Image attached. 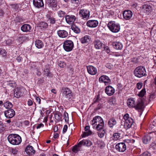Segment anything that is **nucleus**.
Returning a JSON list of instances; mask_svg holds the SVG:
<instances>
[{
    "instance_id": "25",
    "label": "nucleus",
    "mask_w": 156,
    "mask_h": 156,
    "mask_svg": "<svg viewBox=\"0 0 156 156\" xmlns=\"http://www.w3.org/2000/svg\"><path fill=\"white\" fill-rule=\"evenodd\" d=\"M31 28V26L28 24H23L21 27V30L23 32H29Z\"/></svg>"
},
{
    "instance_id": "32",
    "label": "nucleus",
    "mask_w": 156,
    "mask_h": 156,
    "mask_svg": "<svg viewBox=\"0 0 156 156\" xmlns=\"http://www.w3.org/2000/svg\"><path fill=\"white\" fill-rule=\"evenodd\" d=\"M36 47L38 48H41L44 46L42 42L40 40H37L35 42Z\"/></svg>"
},
{
    "instance_id": "47",
    "label": "nucleus",
    "mask_w": 156,
    "mask_h": 156,
    "mask_svg": "<svg viewBox=\"0 0 156 156\" xmlns=\"http://www.w3.org/2000/svg\"><path fill=\"white\" fill-rule=\"evenodd\" d=\"M7 84L9 86L12 87H14L16 86V84L15 83V82L14 81H10Z\"/></svg>"
},
{
    "instance_id": "7",
    "label": "nucleus",
    "mask_w": 156,
    "mask_h": 156,
    "mask_svg": "<svg viewBox=\"0 0 156 156\" xmlns=\"http://www.w3.org/2000/svg\"><path fill=\"white\" fill-rule=\"evenodd\" d=\"M115 149L120 152H123L126 149V143H120L117 144L115 146Z\"/></svg>"
},
{
    "instance_id": "9",
    "label": "nucleus",
    "mask_w": 156,
    "mask_h": 156,
    "mask_svg": "<svg viewBox=\"0 0 156 156\" xmlns=\"http://www.w3.org/2000/svg\"><path fill=\"white\" fill-rule=\"evenodd\" d=\"M99 81L100 83H103L105 85L109 84L111 82L109 78L106 75L101 76L99 79Z\"/></svg>"
},
{
    "instance_id": "26",
    "label": "nucleus",
    "mask_w": 156,
    "mask_h": 156,
    "mask_svg": "<svg viewBox=\"0 0 156 156\" xmlns=\"http://www.w3.org/2000/svg\"><path fill=\"white\" fill-rule=\"evenodd\" d=\"M135 100L134 98H129L127 100V105L128 107H135Z\"/></svg>"
},
{
    "instance_id": "61",
    "label": "nucleus",
    "mask_w": 156,
    "mask_h": 156,
    "mask_svg": "<svg viewBox=\"0 0 156 156\" xmlns=\"http://www.w3.org/2000/svg\"><path fill=\"white\" fill-rule=\"evenodd\" d=\"M44 126V125L43 124L40 123L37 125V126L36 128L37 129H40V128H41V127H43Z\"/></svg>"
},
{
    "instance_id": "6",
    "label": "nucleus",
    "mask_w": 156,
    "mask_h": 156,
    "mask_svg": "<svg viewBox=\"0 0 156 156\" xmlns=\"http://www.w3.org/2000/svg\"><path fill=\"white\" fill-rule=\"evenodd\" d=\"M63 47L66 51H70L72 50L74 47L73 42L70 40H66L63 43Z\"/></svg>"
},
{
    "instance_id": "1",
    "label": "nucleus",
    "mask_w": 156,
    "mask_h": 156,
    "mask_svg": "<svg viewBox=\"0 0 156 156\" xmlns=\"http://www.w3.org/2000/svg\"><path fill=\"white\" fill-rule=\"evenodd\" d=\"M7 139L9 142L13 145H19L22 141V139L20 136L16 134H9L7 137Z\"/></svg>"
},
{
    "instance_id": "4",
    "label": "nucleus",
    "mask_w": 156,
    "mask_h": 156,
    "mask_svg": "<svg viewBox=\"0 0 156 156\" xmlns=\"http://www.w3.org/2000/svg\"><path fill=\"white\" fill-rule=\"evenodd\" d=\"M61 93L63 98H66L69 100L72 96V92L68 88L65 87L62 88Z\"/></svg>"
},
{
    "instance_id": "42",
    "label": "nucleus",
    "mask_w": 156,
    "mask_h": 156,
    "mask_svg": "<svg viewBox=\"0 0 156 156\" xmlns=\"http://www.w3.org/2000/svg\"><path fill=\"white\" fill-rule=\"evenodd\" d=\"M92 133V132L89 129V131H85V132H84L83 134L82 137H85L86 136L91 135Z\"/></svg>"
},
{
    "instance_id": "36",
    "label": "nucleus",
    "mask_w": 156,
    "mask_h": 156,
    "mask_svg": "<svg viewBox=\"0 0 156 156\" xmlns=\"http://www.w3.org/2000/svg\"><path fill=\"white\" fill-rule=\"evenodd\" d=\"M82 145H80V146L78 145V144L77 145H75L73 147L72 149V151L74 153H76L79 151H80V147H81Z\"/></svg>"
},
{
    "instance_id": "12",
    "label": "nucleus",
    "mask_w": 156,
    "mask_h": 156,
    "mask_svg": "<svg viewBox=\"0 0 156 156\" xmlns=\"http://www.w3.org/2000/svg\"><path fill=\"white\" fill-rule=\"evenodd\" d=\"M5 116L8 119L12 118L15 115V111L12 109H9L4 112Z\"/></svg>"
},
{
    "instance_id": "38",
    "label": "nucleus",
    "mask_w": 156,
    "mask_h": 156,
    "mask_svg": "<svg viewBox=\"0 0 156 156\" xmlns=\"http://www.w3.org/2000/svg\"><path fill=\"white\" fill-rule=\"evenodd\" d=\"M98 136L100 138L104 137L105 133V131L104 129L98 130Z\"/></svg>"
},
{
    "instance_id": "49",
    "label": "nucleus",
    "mask_w": 156,
    "mask_h": 156,
    "mask_svg": "<svg viewBox=\"0 0 156 156\" xmlns=\"http://www.w3.org/2000/svg\"><path fill=\"white\" fill-rule=\"evenodd\" d=\"M37 62H33L31 64V67L34 69L37 70L38 68L37 67Z\"/></svg>"
},
{
    "instance_id": "44",
    "label": "nucleus",
    "mask_w": 156,
    "mask_h": 156,
    "mask_svg": "<svg viewBox=\"0 0 156 156\" xmlns=\"http://www.w3.org/2000/svg\"><path fill=\"white\" fill-rule=\"evenodd\" d=\"M58 65L59 67L62 68L66 66V63L64 62L61 61H58Z\"/></svg>"
},
{
    "instance_id": "21",
    "label": "nucleus",
    "mask_w": 156,
    "mask_h": 156,
    "mask_svg": "<svg viewBox=\"0 0 156 156\" xmlns=\"http://www.w3.org/2000/svg\"><path fill=\"white\" fill-rule=\"evenodd\" d=\"M144 107V103L143 101L141 99H139L137 102L136 105H135L134 108L136 109H142Z\"/></svg>"
},
{
    "instance_id": "59",
    "label": "nucleus",
    "mask_w": 156,
    "mask_h": 156,
    "mask_svg": "<svg viewBox=\"0 0 156 156\" xmlns=\"http://www.w3.org/2000/svg\"><path fill=\"white\" fill-rule=\"evenodd\" d=\"M16 59L18 62H20L22 61L23 58L19 56L16 58Z\"/></svg>"
},
{
    "instance_id": "55",
    "label": "nucleus",
    "mask_w": 156,
    "mask_h": 156,
    "mask_svg": "<svg viewBox=\"0 0 156 156\" xmlns=\"http://www.w3.org/2000/svg\"><path fill=\"white\" fill-rule=\"evenodd\" d=\"M5 129L4 125L2 123H0V133L2 132Z\"/></svg>"
},
{
    "instance_id": "52",
    "label": "nucleus",
    "mask_w": 156,
    "mask_h": 156,
    "mask_svg": "<svg viewBox=\"0 0 156 156\" xmlns=\"http://www.w3.org/2000/svg\"><path fill=\"white\" fill-rule=\"evenodd\" d=\"M64 118L66 121H68L69 120V117L68 113L65 112H64V115H63Z\"/></svg>"
},
{
    "instance_id": "27",
    "label": "nucleus",
    "mask_w": 156,
    "mask_h": 156,
    "mask_svg": "<svg viewBox=\"0 0 156 156\" xmlns=\"http://www.w3.org/2000/svg\"><path fill=\"white\" fill-rule=\"evenodd\" d=\"M142 9L145 12L147 13L151 11L152 6L148 4H144L143 5Z\"/></svg>"
},
{
    "instance_id": "11",
    "label": "nucleus",
    "mask_w": 156,
    "mask_h": 156,
    "mask_svg": "<svg viewBox=\"0 0 156 156\" xmlns=\"http://www.w3.org/2000/svg\"><path fill=\"white\" fill-rule=\"evenodd\" d=\"M66 20V22L69 24H72L76 20V17L72 15H67L65 16Z\"/></svg>"
},
{
    "instance_id": "37",
    "label": "nucleus",
    "mask_w": 156,
    "mask_h": 156,
    "mask_svg": "<svg viewBox=\"0 0 156 156\" xmlns=\"http://www.w3.org/2000/svg\"><path fill=\"white\" fill-rule=\"evenodd\" d=\"M49 66H46V68L44 70V75L47 76H50L51 75V73L50 72L49 69L48 68Z\"/></svg>"
},
{
    "instance_id": "39",
    "label": "nucleus",
    "mask_w": 156,
    "mask_h": 156,
    "mask_svg": "<svg viewBox=\"0 0 156 156\" xmlns=\"http://www.w3.org/2000/svg\"><path fill=\"white\" fill-rule=\"evenodd\" d=\"M146 93V91L145 88H143L141 91L138 94V95L139 97H143Z\"/></svg>"
},
{
    "instance_id": "19",
    "label": "nucleus",
    "mask_w": 156,
    "mask_h": 156,
    "mask_svg": "<svg viewBox=\"0 0 156 156\" xmlns=\"http://www.w3.org/2000/svg\"><path fill=\"white\" fill-rule=\"evenodd\" d=\"M34 5L37 8H40L43 7L44 4L43 0H33Z\"/></svg>"
},
{
    "instance_id": "24",
    "label": "nucleus",
    "mask_w": 156,
    "mask_h": 156,
    "mask_svg": "<svg viewBox=\"0 0 156 156\" xmlns=\"http://www.w3.org/2000/svg\"><path fill=\"white\" fill-rule=\"evenodd\" d=\"M57 34L58 36L62 38L66 37L68 35L67 32L64 30L58 31Z\"/></svg>"
},
{
    "instance_id": "14",
    "label": "nucleus",
    "mask_w": 156,
    "mask_h": 156,
    "mask_svg": "<svg viewBox=\"0 0 156 156\" xmlns=\"http://www.w3.org/2000/svg\"><path fill=\"white\" fill-rule=\"evenodd\" d=\"M98 24V21L96 20H90L87 23V25L90 27H95Z\"/></svg>"
},
{
    "instance_id": "22",
    "label": "nucleus",
    "mask_w": 156,
    "mask_h": 156,
    "mask_svg": "<svg viewBox=\"0 0 156 156\" xmlns=\"http://www.w3.org/2000/svg\"><path fill=\"white\" fill-rule=\"evenodd\" d=\"M25 151L29 155L34 154L35 152V150L33 149V147L30 145H29L26 147Z\"/></svg>"
},
{
    "instance_id": "40",
    "label": "nucleus",
    "mask_w": 156,
    "mask_h": 156,
    "mask_svg": "<svg viewBox=\"0 0 156 156\" xmlns=\"http://www.w3.org/2000/svg\"><path fill=\"white\" fill-rule=\"evenodd\" d=\"M71 29L74 33L76 34L79 33L80 32V29L75 26H72L71 27Z\"/></svg>"
},
{
    "instance_id": "57",
    "label": "nucleus",
    "mask_w": 156,
    "mask_h": 156,
    "mask_svg": "<svg viewBox=\"0 0 156 156\" xmlns=\"http://www.w3.org/2000/svg\"><path fill=\"white\" fill-rule=\"evenodd\" d=\"M142 156H151V154L148 152H146L144 153L142 155Z\"/></svg>"
},
{
    "instance_id": "16",
    "label": "nucleus",
    "mask_w": 156,
    "mask_h": 156,
    "mask_svg": "<svg viewBox=\"0 0 156 156\" xmlns=\"http://www.w3.org/2000/svg\"><path fill=\"white\" fill-rule=\"evenodd\" d=\"M87 69L88 73L90 75H95L97 73V69L94 66H87Z\"/></svg>"
},
{
    "instance_id": "5",
    "label": "nucleus",
    "mask_w": 156,
    "mask_h": 156,
    "mask_svg": "<svg viewBox=\"0 0 156 156\" xmlns=\"http://www.w3.org/2000/svg\"><path fill=\"white\" fill-rule=\"evenodd\" d=\"M108 27L110 30L113 32L117 33L120 29L119 24H116L114 21H110L108 24Z\"/></svg>"
},
{
    "instance_id": "62",
    "label": "nucleus",
    "mask_w": 156,
    "mask_h": 156,
    "mask_svg": "<svg viewBox=\"0 0 156 156\" xmlns=\"http://www.w3.org/2000/svg\"><path fill=\"white\" fill-rule=\"evenodd\" d=\"M27 104L29 106L32 105L33 104V102L32 101V100L30 99H29L28 101Z\"/></svg>"
},
{
    "instance_id": "23",
    "label": "nucleus",
    "mask_w": 156,
    "mask_h": 156,
    "mask_svg": "<svg viewBox=\"0 0 156 156\" xmlns=\"http://www.w3.org/2000/svg\"><path fill=\"white\" fill-rule=\"evenodd\" d=\"M112 45L114 48L118 50L121 49L123 47L122 43L119 42H113Z\"/></svg>"
},
{
    "instance_id": "10",
    "label": "nucleus",
    "mask_w": 156,
    "mask_h": 156,
    "mask_svg": "<svg viewBox=\"0 0 156 156\" xmlns=\"http://www.w3.org/2000/svg\"><path fill=\"white\" fill-rule=\"evenodd\" d=\"M123 18L126 20H128L130 19L132 16V12L129 10L124 11L122 13Z\"/></svg>"
},
{
    "instance_id": "45",
    "label": "nucleus",
    "mask_w": 156,
    "mask_h": 156,
    "mask_svg": "<svg viewBox=\"0 0 156 156\" xmlns=\"http://www.w3.org/2000/svg\"><path fill=\"white\" fill-rule=\"evenodd\" d=\"M58 16L61 17H64L66 14V13L63 11L60 10L58 12Z\"/></svg>"
},
{
    "instance_id": "48",
    "label": "nucleus",
    "mask_w": 156,
    "mask_h": 156,
    "mask_svg": "<svg viewBox=\"0 0 156 156\" xmlns=\"http://www.w3.org/2000/svg\"><path fill=\"white\" fill-rule=\"evenodd\" d=\"M0 54L3 56H5L6 55L7 52L4 49H0Z\"/></svg>"
},
{
    "instance_id": "8",
    "label": "nucleus",
    "mask_w": 156,
    "mask_h": 156,
    "mask_svg": "<svg viewBox=\"0 0 156 156\" xmlns=\"http://www.w3.org/2000/svg\"><path fill=\"white\" fill-rule=\"evenodd\" d=\"M79 14L83 19H87L90 16V11L87 9H82L80 10Z\"/></svg>"
},
{
    "instance_id": "63",
    "label": "nucleus",
    "mask_w": 156,
    "mask_h": 156,
    "mask_svg": "<svg viewBox=\"0 0 156 156\" xmlns=\"http://www.w3.org/2000/svg\"><path fill=\"white\" fill-rule=\"evenodd\" d=\"M12 152L13 154H16L17 153L18 151L16 149H12Z\"/></svg>"
},
{
    "instance_id": "31",
    "label": "nucleus",
    "mask_w": 156,
    "mask_h": 156,
    "mask_svg": "<svg viewBox=\"0 0 156 156\" xmlns=\"http://www.w3.org/2000/svg\"><path fill=\"white\" fill-rule=\"evenodd\" d=\"M151 139V137L149 135L145 136L142 138L143 143L145 144H147L149 143Z\"/></svg>"
},
{
    "instance_id": "33",
    "label": "nucleus",
    "mask_w": 156,
    "mask_h": 156,
    "mask_svg": "<svg viewBox=\"0 0 156 156\" xmlns=\"http://www.w3.org/2000/svg\"><path fill=\"white\" fill-rule=\"evenodd\" d=\"M20 90L18 88H16L14 90V96L17 98H19L21 94Z\"/></svg>"
},
{
    "instance_id": "13",
    "label": "nucleus",
    "mask_w": 156,
    "mask_h": 156,
    "mask_svg": "<svg viewBox=\"0 0 156 156\" xmlns=\"http://www.w3.org/2000/svg\"><path fill=\"white\" fill-rule=\"evenodd\" d=\"M104 122L103 119L99 116H97L94 117L91 122V125L93 126L96 125L100 122Z\"/></svg>"
},
{
    "instance_id": "43",
    "label": "nucleus",
    "mask_w": 156,
    "mask_h": 156,
    "mask_svg": "<svg viewBox=\"0 0 156 156\" xmlns=\"http://www.w3.org/2000/svg\"><path fill=\"white\" fill-rule=\"evenodd\" d=\"M40 26L41 28H48V25L46 23L44 22H42L40 23Z\"/></svg>"
},
{
    "instance_id": "28",
    "label": "nucleus",
    "mask_w": 156,
    "mask_h": 156,
    "mask_svg": "<svg viewBox=\"0 0 156 156\" xmlns=\"http://www.w3.org/2000/svg\"><path fill=\"white\" fill-rule=\"evenodd\" d=\"M104 126V122H100V123H99L98 124L96 125H94L93 126V128L94 129H95L97 130H98L104 129H103Z\"/></svg>"
},
{
    "instance_id": "34",
    "label": "nucleus",
    "mask_w": 156,
    "mask_h": 156,
    "mask_svg": "<svg viewBox=\"0 0 156 156\" xmlns=\"http://www.w3.org/2000/svg\"><path fill=\"white\" fill-rule=\"evenodd\" d=\"M54 115L55 119L58 121L61 120L62 118V115L59 112H56L55 113Z\"/></svg>"
},
{
    "instance_id": "18",
    "label": "nucleus",
    "mask_w": 156,
    "mask_h": 156,
    "mask_svg": "<svg viewBox=\"0 0 156 156\" xmlns=\"http://www.w3.org/2000/svg\"><path fill=\"white\" fill-rule=\"evenodd\" d=\"M93 144L89 140H83L80 141L78 143V145H83L87 147H90Z\"/></svg>"
},
{
    "instance_id": "53",
    "label": "nucleus",
    "mask_w": 156,
    "mask_h": 156,
    "mask_svg": "<svg viewBox=\"0 0 156 156\" xmlns=\"http://www.w3.org/2000/svg\"><path fill=\"white\" fill-rule=\"evenodd\" d=\"M143 86V83L141 82L138 83L136 84V88L138 89H140Z\"/></svg>"
},
{
    "instance_id": "46",
    "label": "nucleus",
    "mask_w": 156,
    "mask_h": 156,
    "mask_svg": "<svg viewBox=\"0 0 156 156\" xmlns=\"http://www.w3.org/2000/svg\"><path fill=\"white\" fill-rule=\"evenodd\" d=\"M114 139L115 140H117L120 139V134L118 133H115L113 134Z\"/></svg>"
},
{
    "instance_id": "35",
    "label": "nucleus",
    "mask_w": 156,
    "mask_h": 156,
    "mask_svg": "<svg viewBox=\"0 0 156 156\" xmlns=\"http://www.w3.org/2000/svg\"><path fill=\"white\" fill-rule=\"evenodd\" d=\"M4 106L7 109H11L13 106L12 103L9 101H6L4 103Z\"/></svg>"
},
{
    "instance_id": "3",
    "label": "nucleus",
    "mask_w": 156,
    "mask_h": 156,
    "mask_svg": "<svg viewBox=\"0 0 156 156\" xmlns=\"http://www.w3.org/2000/svg\"><path fill=\"white\" fill-rule=\"evenodd\" d=\"M146 73L144 67L142 66L137 67L134 71V74L135 76L139 78L145 75Z\"/></svg>"
},
{
    "instance_id": "17",
    "label": "nucleus",
    "mask_w": 156,
    "mask_h": 156,
    "mask_svg": "<svg viewBox=\"0 0 156 156\" xmlns=\"http://www.w3.org/2000/svg\"><path fill=\"white\" fill-rule=\"evenodd\" d=\"M105 91L108 95L111 96L114 93L115 90L111 86H108L106 87Z\"/></svg>"
},
{
    "instance_id": "15",
    "label": "nucleus",
    "mask_w": 156,
    "mask_h": 156,
    "mask_svg": "<svg viewBox=\"0 0 156 156\" xmlns=\"http://www.w3.org/2000/svg\"><path fill=\"white\" fill-rule=\"evenodd\" d=\"M46 3L48 6L51 8H55L57 6L56 0H46Z\"/></svg>"
},
{
    "instance_id": "2",
    "label": "nucleus",
    "mask_w": 156,
    "mask_h": 156,
    "mask_svg": "<svg viewBox=\"0 0 156 156\" xmlns=\"http://www.w3.org/2000/svg\"><path fill=\"white\" fill-rule=\"evenodd\" d=\"M123 119L125 120L124 126V128L127 129L130 128H134V124L133 123V120L131 117H129V115L126 114L124 116Z\"/></svg>"
},
{
    "instance_id": "41",
    "label": "nucleus",
    "mask_w": 156,
    "mask_h": 156,
    "mask_svg": "<svg viewBox=\"0 0 156 156\" xmlns=\"http://www.w3.org/2000/svg\"><path fill=\"white\" fill-rule=\"evenodd\" d=\"M100 100L101 98L100 97V95L99 94H98L94 99L93 102L92 103V104L98 103Z\"/></svg>"
},
{
    "instance_id": "60",
    "label": "nucleus",
    "mask_w": 156,
    "mask_h": 156,
    "mask_svg": "<svg viewBox=\"0 0 156 156\" xmlns=\"http://www.w3.org/2000/svg\"><path fill=\"white\" fill-rule=\"evenodd\" d=\"M104 49L106 51V52L108 53H109L110 52V50L109 49L108 47L107 46L104 47Z\"/></svg>"
},
{
    "instance_id": "50",
    "label": "nucleus",
    "mask_w": 156,
    "mask_h": 156,
    "mask_svg": "<svg viewBox=\"0 0 156 156\" xmlns=\"http://www.w3.org/2000/svg\"><path fill=\"white\" fill-rule=\"evenodd\" d=\"M48 19L50 20V23L51 24H52L55 23V20L54 17L49 16Z\"/></svg>"
},
{
    "instance_id": "20",
    "label": "nucleus",
    "mask_w": 156,
    "mask_h": 156,
    "mask_svg": "<svg viewBox=\"0 0 156 156\" xmlns=\"http://www.w3.org/2000/svg\"><path fill=\"white\" fill-rule=\"evenodd\" d=\"M94 47L97 49H100L104 45L103 44L98 40H95L93 42Z\"/></svg>"
},
{
    "instance_id": "29",
    "label": "nucleus",
    "mask_w": 156,
    "mask_h": 156,
    "mask_svg": "<svg viewBox=\"0 0 156 156\" xmlns=\"http://www.w3.org/2000/svg\"><path fill=\"white\" fill-rule=\"evenodd\" d=\"M90 39L89 36L86 35L81 38L80 41L82 44L87 43L89 42Z\"/></svg>"
},
{
    "instance_id": "51",
    "label": "nucleus",
    "mask_w": 156,
    "mask_h": 156,
    "mask_svg": "<svg viewBox=\"0 0 156 156\" xmlns=\"http://www.w3.org/2000/svg\"><path fill=\"white\" fill-rule=\"evenodd\" d=\"M98 145L99 147L101 148L104 147L105 146V144H104V143L102 141H99L98 142Z\"/></svg>"
},
{
    "instance_id": "64",
    "label": "nucleus",
    "mask_w": 156,
    "mask_h": 156,
    "mask_svg": "<svg viewBox=\"0 0 156 156\" xmlns=\"http://www.w3.org/2000/svg\"><path fill=\"white\" fill-rule=\"evenodd\" d=\"M37 102H38L39 104H41V99L38 97H37L36 98Z\"/></svg>"
},
{
    "instance_id": "30",
    "label": "nucleus",
    "mask_w": 156,
    "mask_h": 156,
    "mask_svg": "<svg viewBox=\"0 0 156 156\" xmlns=\"http://www.w3.org/2000/svg\"><path fill=\"white\" fill-rule=\"evenodd\" d=\"M117 122L115 119L113 118H111L108 121V125L110 127H112L116 124Z\"/></svg>"
},
{
    "instance_id": "54",
    "label": "nucleus",
    "mask_w": 156,
    "mask_h": 156,
    "mask_svg": "<svg viewBox=\"0 0 156 156\" xmlns=\"http://www.w3.org/2000/svg\"><path fill=\"white\" fill-rule=\"evenodd\" d=\"M102 104L101 103H98L97 106L94 108V110L96 111L102 108Z\"/></svg>"
},
{
    "instance_id": "56",
    "label": "nucleus",
    "mask_w": 156,
    "mask_h": 156,
    "mask_svg": "<svg viewBox=\"0 0 156 156\" xmlns=\"http://www.w3.org/2000/svg\"><path fill=\"white\" fill-rule=\"evenodd\" d=\"M68 128V126L66 125H65L63 129L62 133H65L67 131Z\"/></svg>"
},
{
    "instance_id": "58",
    "label": "nucleus",
    "mask_w": 156,
    "mask_h": 156,
    "mask_svg": "<svg viewBox=\"0 0 156 156\" xmlns=\"http://www.w3.org/2000/svg\"><path fill=\"white\" fill-rule=\"evenodd\" d=\"M6 44L7 45H10L12 44V41L11 40L8 39L6 41Z\"/></svg>"
}]
</instances>
